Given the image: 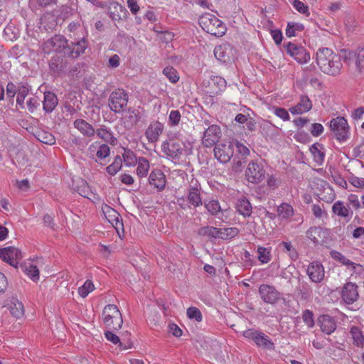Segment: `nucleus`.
<instances>
[{
    "instance_id": "680f3d73",
    "label": "nucleus",
    "mask_w": 364,
    "mask_h": 364,
    "mask_svg": "<svg viewBox=\"0 0 364 364\" xmlns=\"http://www.w3.org/2000/svg\"><path fill=\"white\" fill-rule=\"evenodd\" d=\"M181 113L178 110H171L168 116V123L171 126L178 125L181 121Z\"/></svg>"
},
{
    "instance_id": "20e7f679",
    "label": "nucleus",
    "mask_w": 364,
    "mask_h": 364,
    "mask_svg": "<svg viewBox=\"0 0 364 364\" xmlns=\"http://www.w3.org/2000/svg\"><path fill=\"white\" fill-rule=\"evenodd\" d=\"M103 322L107 328L113 331H119L122 326V314L114 304H107L102 311Z\"/></svg>"
},
{
    "instance_id": "bf43d9fd",
    "label": "nucleus",
    "mask_w": 364,
    "mask_h": 364,
    "mask_svg": "<svg viewBox=\"0 0 364 364\" xmlns=\"http://www.w3.org/2000/svg\"><path fill=\"white\" fill-rule=\"evenodd\" d=\"M38 140L46 144L52 145L55 142V138L50 133L43 132L38 134Z\"/></svg>"
},
{
    "instance_id": "c756f323",
    "label": "nucleus",
    "mask_w": 364,
    "mask_h": 364,
    "mask_svg": "<svg viewBox=\"0 0 364 364\" xmlns=\"http://www.w3.org/2000/svg\"><path fill=\"white\" fill-rule=\"evenodd\" d=\"M74 127L81 134L87 137H92L95 134L94 127L87 122L82 119H77L74 122Z\"/></svg>"
},
{
    "instance_id": "774afa93",
    "label": "nucleus",
    "mask_w": 364,
    "mask_h": 364,
    "mask_svg": "<svg viewBox=\"0 0 364 364\" xmlns=\"http://www.w3.org/2000/svg\"><path fill=\"white\" fill-rule=\"evenodd\" d=\"M348 181L354 186L358 188H364V178H359L354 175L348 177Z\"/></svg>"
},
{
    "instance_id": "338daca9",
    "label": "nucleus",
    "mask_w": 364,
    "mask_h": 364,
    "mask_svg": "<svg viewBox=\"0 0 364 364\" xmlns=\"http://www.w3.org/2000/svg\"><path fill=\"white\" fill-rule=\"evenodd\" d=\"M110 154V149L108 145L103 144L99 146L98 150L97 151L96 155L100 159H103L107 157Z\"/></svg>"
},
{
    "instance_id": "a18cd8bd",
    "label": "nucleus",
    "mask_w": 364,
    "mask_h": 364,
    "mask_svg": "<svg viewBox=\"0 0 364 364\" xmlns=\"http://www.w3.org/2000/svg\"><path fill=\"white\" fill-rule=\"evenodd\" d=\"M122 166V159L117 155L114 157L112 164L106 168L107 172L111 176H114L121 169Z\"/></svg>"
},
{
    "instance_id": "ddd939ff",
    "label": "nucleus",
    "mask_w": 364,
    "mask_h": 364,
    "mask_svg": "<svg viewBox=\"0 0 364 364\" xmlns=\"http://www.w3.org/2000/svg\"><path fill=\"white\" fill-rule=\"evenodd\" d=\"M65 55L55 54L50 60L49 70L53 76L61 77L65 73L69 64Z\"/></svg>"
},
{
    "instance_id": "9d476101",
    "label": "nucleus",
    "mask_w": 364,
    "mask_h": 364,
    "mask_svg": "<svg viewBox=\"0 0 364 364\" xmlns=\"http://www.w3.org/2000/svg\"><path fill=\"white\" fill-rule=\"evenodd\" d=\"M284 48L298 63H306L311 58L309 53L301 46L289 42L284 44Z\"/></svg>"
},
{
    "instance_id": "dca6fc26",
    "label": "nucleus",
    "mask_w": 364,
    "mask_h": 364,
    "mask_svg": "<svg viewBox=\"0 0 364 364\" xmlns=\"http://www.w3.org/2000/svg\"><path fill=\"white\" fill-rule=\"evenodd\" d=\"M0 258L10 265L16 267V261L22 258V253L14 247L0 248Z\"/></svg>"
},
{
    "instance_id": "a19ab883",
    "label": "nucleus",
    "mask_w": 364,
    "mask_h": 364,
    "mask_svg": "<svg viewBox=\"0 0 364 364\" xmlns=\"http://www.w3.org/2000/svg\"><path fill=\"white\" fill-rule=\"evenodd\" d=\"M29 92L27 85L23 82L18 83V90L17 92L16 103L21 107H23L24 100Z\"/></svg>"
},
{
    "instance_id": "a878e982",
    "label": "nucleus",
    "mask_w": 364,
    "mask_h": 364,
    "mask_svg": "<svg viewBox=\"0 0 364 364\" xmlns=\"http://www.w3.org/2000/svg\"><path fill=\"white\" fill-rule=\"evenodd\" d=\"M295 293L300 300L306 301L311 298L312 295V289L307 282L299 278L298 285L296 287Z\"/></svg>"
},
{
    "instance_id": "9b49d317",
    "label": "nucleus",
    "mask_w": 364,
    "mask_h": 364,
    "mask_svg": "<svg viewBox=\"0 0 364 364\" xmlns=\"http://www.w3.org/2000/svg\"><path fill=\"white\" fill-rule=\"evenodd\" d=\"M187 201L193 208H198L203 204L201 196V186L199 182L192 178L187 189Z\"/></svg>"
},
{
    "instance_id": "2eb2a0df",
    "label": "nucleus",
    "mask_w": 364,
    "mask_h": 364,
    "mask_svg": "<svg viewBox=\"0 0 364 364\" xmlns=\"http://www.w3.org/2000/svg\"><path fill=\"white\" fill-rule=\"evenodd\" d=\"M221 136V129L219 126L212 124L204 132L202 144L205 147H211L216 145Z\"/></svg>"
},
{
    "instance_id": "e2e57ef3",
    "label": "nucleus",
    "mask_w": 364,
    "mask_h": 364,
    "mask_svg": "<svg viewBox=\"0 0 364 364\" xmlns=\"http://www.w3.org/2000/svg\"><path fill=\"white\" fill-rule=\"evenodd\" d=\"M272 109L274 111V114L278 117L281 118L284 121L289 120L290 117L286 109L279 107H273Z\"/></svg>"
},
{
    "instance_id": "e433bc0d",
    "label": "nucleus",
    "mask_w": 364,
    "mask_h": 364,
    "mask_svg": "<svg viewBox=\"0 0 364 364\" xmlns=\"http://www.w3.org/2000/svg\"><path fill=\"white\" fill-rule=\"evenodd\" d=\"M218 238L230 240L235 237L240 232L237 228H218Z\"/></svg>"
},
{
    "instance_id": "864d4df0",
    "label": "nucleus",
    "mask_w": 364,
    "mask_h": 364,
    "mask_svg": "<svg viewBox=\"0 0 364 364\" xmlns=\"http://www.w3.org/2000/svg\"><path fill=\"white\" fill-rule=\"evenodd\" d=\"M302 319L309 328H311L314 326V316L312 311L309 309L304 310L302 313Z\"/></svg>"
},
{
    "instance_id": "412c9836",
    "label": "nucleus",
    "mask_w": 364,
    "mask_h": 364,
    "mask_svg": "<svg viewBox=\"0 0 364 364\" xmlns=\"http://www.w3.org/2000/svg\"><path fill=\"white\" fill-rule=\"evenodd\" d=\"M149 184L158 191H162L166 186V176L160 169H154L149 176Z\"/></svg>"
},
{
    "instance_id": "4be33fe9",
    "label": "nucleus",
    "mask_w": 364,
    "mask_h": 364,
    "mask_svg": "<svg viewBox=\"0 0 364 364\" xmlns=\"http://www.w3.org/2000/svg\"><path fill=\"white\" fill-rule=\"evenodd\" d=\"M307 274L311 282L319 283L324 279V268L321 263L318 262H311L307 268Z\"/></svg>"
},
{
    "instance_id": "13d9d810",
    "label": "nucleus",
    "mask_w": 364,
    "mask_h": 364,
    "mask_svg": "<svg viewBox=\"0 0 364 364\" xmlns=\"http://www.w3.org/2000/svg\"><path fill=\"white\" fill-rule=\"evenodd\" d=\"M330 255L333 259L343 265L348 266V264H350V259H347L343 255L336 250L331 251Z\"/></svg>"
},
{
    "instance_id": "7ed1b4c3",
    "label": "nucleus",
    "mask_w": 364,
    "mask_h": 364,
    "mask_svg": "<svg viewBox=\"0 0 364 364\" xmlns=\"http://www.w3.org/2000/svg\"><path fill=\"white\" fill-rule=\"evenodd\" d=\"M198 22L203 31L217 37L223 36L227 31L225 24L212 14H203Z\"/></svg>"
},
{
    "instance_id": "ea45409f",
    "label": "nucleus",
    "mask_w": 364,
    "mask_h": 364,
    "mask_svg": "<svg viewBox=\"0 0 364 364\" xmlns=\"http://www.w3.org/2000/svg\"><path fill=\"white\" fill-rule=\"evenodd\" d=\"M218 228L213 226H204L198 230V234L200 236H207L209 238H218Z\"/></svg>"
},
{
    "instance_id": "6ab92c4d",
    "label": "nucleus",
    "mask_w": 364,
    "mask_h": 364,
    "mask_svg": "<svg viewBox=\"0 0 364 364\" xmlns=\"http://www.w3.org/2000/svg\"><path fill=\"white\" fill-rule=\"evenodd\" d=\"M317 323L321 331L327 335H331L337 328L336 321L328 314L320 315L317 318Z\"/></svg>"
},
{
    "instance_id": "de8ad7c7",
    "label": "nucleus",
    "mask_w": 364,
    "mask_h": 364,
    "mask_svg": "<svg viewBox=\"0 0 364 364\" xmlns=\"http://www.w3.org/2000/svg\"><path fill=\"white\" fill-rule=\"evenodd\" d=\"M203 203L207 210L213 215H216L221 210L220 203L217 200H211L208 203L204 201Z\"/></svg>"
},
{
    "instance_id": "f03ea898",
    "label": "nucleus",
    "mask_w": 364,
    "mask_h": 364,
    "mask_svg": "<svg viewBox=\"0 0 364 364\" xmlns=\"http://www.w3.org/2000/svg\"><path fill=\"white\" fill-rule=\"evenodd\" d=\"M162 151L175 164H178L183 156H188L192 153L191 148H188L183 142L175 140L164 141L161 145Z\"/></svg>"
},
{
    "instance_id": "473e14b6",
    "label": "nucleus",
    "mask_w": 364,
    "mask_h": 364,
    "mask_svg": "<svg viewBox=\"0 0 364 364\" xmlns=\"http://www.w3.org/2000/svg\"><path fill=\"white\" fill-rule=\"evenodd\" d=\"M105 336L107 338V341H110L113 344L116 345L118 344L119 347L121 349H127L130 348L132 346V342L128 340L126 343H123L121 342L119 337L116 335L113 331L112 330H107L105 332Z\"/></svg>"
},
{
    "instance_id": "f8f14e48",
    "label": "nucleus",
    "mask_w": 364,
    "mask_h": 364,
    "mask_svg": "<svg viewBox=\"0 0 364 364\" xmlns=\"http://www.w3.org/2000/svg\"><path fill=\"white\" fill-rule=\"evenodd\" d=\"M68 45V41L63 36L55 35L45 42L43 49L45 53H50L51 50H53L56 53H63L65 55Z\"/></svg>"
},
{
    "instance_id": "4d7b16f0",
    "label": "nucleus",
    "mask_w": 364,
    "mask_h": 364,
    "mask_svg": "<svg viewBox=\"0 0 364 364\" xmlns=\"http://www.w3.org/2000/svg\"><path fill=\"white\" fill-rule=\"evenodd\" d=\"M186 314L187 316L190 319H195L198 322H200L202 321V314L200 311L196 307L191 306L188 308Z\"/></svg>"
},
{
    "instance_id": "69168bd1",
    "label": "nucleus",
    "mask_w": 364,
    "mask_h": 364,
    "mask_svg": "<svg viewBox=\"0 0 364 364\" xmlns=\"http://www.w3.org/2000/svg\"><path fill=\"white\" fill-rule=\"evenodd\" d=\"M212 83L218 87V90L213 91L214 93H218L223 90L226 87V81L224 78L215 76L212 79Z\"/></svg>"
},
{
    "instance_id": "79ce46f5",
    "label": "nucleus",
    "mask_w": 364,
    "mask_h": 364,
    "mask_svg": "<svg viewBox=\"0 0 364 364\" xmlns=\"http://www.w3.org/2000/svg\"><path fill=\"white\" fill-rule=\"evenodd\" d=\"M122 156L124 162L127 166H134L138 162L139 159H137L135 153L129 149H124Z\"/></svg>"
},
{
    "instance_id": "c85d7f7f",
    "label": "nucleus",
    "mask_w": 364,
    "mask_h": 364,
    "mask_svg": "<svg viewBox=\"0 0 364 364\" xmlns=\"http://www.w3.org/2000/svg\"><path fill=\"white\" fill-rule=\"evenodd\" d=\"M332 211L338 216L347 219V221H349L353 215V211L350 210V208L346 206L344 203L341 200H338L333 203Z\"/></svg>"
},
{
    "instance_id": "a211bd4d",
    "label": "nucleus",
    "mask_w": 364,
    "mask_h": 364,
    "mask_svg": "<svg viewBox=\"0 0 364 364\" xmlns=\"http://www.w3.org/2000/svg\"><path fill=\"white\" fill-rule=\"evenodd\" d=\"M87 47V43L85 38L83 37L81 40L71 42L68 43L67 46V51L65 55L70 58H77L82 53H83Z\"/></svg>"
},
{
    "instance_id": "8fccbe9b",
    "label": "nucleus",
    "mask_w": 364,
    "mask_h": 364,
    "mask_svg": "<svg viewBox=\"0 0 364 364\" xmlns=\"http://www.w3.org/2000/svg\"><path fill=\"white\" fill-rule=\"evenodd\" d=\"M102 211L110 223H113V220L116 218H120V215L118 212L108 205H105V207H102Z\"/></svg>"
},
{
    "instance_id": "0eeeda50",
    "label": "nucleus",
    "mask_w": 364,
    "mask_h": 364,
    "mask_svg": "<svg viewBox=\"0 0 364 364\" xmlns=\"http://www.w3.org/2000/svg\"><path fill=\"white\" fill-rule=\"evenodd\" d=\"M243 336L246 338L252 340L258 347L264 349L274 350V343L264 333L250 328L243 332Z\"/></svg>"
},
{
    "instance_id": "cd10ccee",
    "label": "nucleus",
    "mask_w": 364,
    "mask_h": 364,
    "mask_svg": "<svg viewBox=\"0 0 364 364\" xmlns=\"http://www.w3.org/2000/svg\"><path fill=\"white\" fill-rule=\"evenodd\" d=\"M259 133L266 139H272L278 134V127L268 120L259 123Z\"/></svg>"
},
{
    "instance_id": "bb28decb",
    "label": "nucleus",
    "mask_w": 364,
    "mask_h": 364,
    "mask_svg": "<svg viewBox=\"0 0 364 364\" xmlns=\"http://www.w3.org/2000/svg\"><path fill=\"white\" fill-rule=\"evenodd\" d=\"M326 236L327 232L321 227H311L306 232V237L314 244H323Z\"/></svg>"
},
{
    "instance_id": "c9c22d12",
    "label": "nucleus",
    "mask_w": 364,
    "mask_h": 364,
    "mask_svg": "<svg viewBox=\"0 0 364 364\" xmlns=\"http://www.w3.org/2000/svg\"><path fill=\"white\" fill-rule=\"evenodd\" d=\"M350 334L353 340V344L358 347L363 348L364 346V335L360 328L353 326L350 328Z\"/></svg>"
},
{
    "instance_id": "f257e3e1",
    "label": "nucleus",
    "mask_w": 364,
    "mask_h": 364,
    "mask_svg": "<svg viewBox=\"0 0 364 364\" xmlns=\"http://www.w3.org/2000/svg\"><path fill=\"white\" fill-rule=\"evenodd\" d=\"M316 60L321 70L328 75H337L340 73L342 63L338 55L328 48L318 50Z\"/></svg>"
},
{
    "instance_id": "f704fd0d",
    "label": "nucleus",
    "mask_w": 364,
    "mask_h": 364,
    "mask_svg": "<svg viewBox=\"0 0 364 364\" xmlns=\"http://www.w3.org/2000/svg\"><path fill=\"white\" fill-rule=\"evenodd\" d=\"M97 136L107 143L111 144H115L117 139L113 136L112 132L108 129L105 126H102L100 129H97L95 132Z\"/></svg>"
},
{
    "instance_id": "49530a36",
    "label": "nucleus",
    "mask_w": 364,
    "mask_h": 364,
    "mask_svg": "<svg viewBox=\"0 0 364 364\" xmlns=\"http://www.w3.org/2000/svg\"><path fill=\"white\" fill-rule=\"evenodd\" d=\"M258 260L263 263H268L272 259L271 252L269 249L264 247H258L257 248Z\"/></svg>"
},
{
    "instance_id": "09e8293b",
    "label": "nucleus",
    "mask_w": 364,
    "mask_h": 364,
    "mask_svg": "<svg viewBox=\"0 0 364 364\" xmlns=\"http://www.w3.org/2000/svg\"><path fill=\"white\" fill-rule=\"evenodd\" d=\"M163 74L168 78L171 82L176 83L178 81L179 77L178 73L173 67H166L163 70Z\"/></svg>"
},
{
    "instance_id": "3c124183",
    "label": "nucleus",
    "mask_w": 364,
    "mask_h": 364,
    "mask_svg": "<svg viewBox=\"0 0 364 364\" xmlns=\"http://www.w3.org/2000/svg\"><path fill=\"white\" fill-rule=\"evenodd\" d=\"M279 246H282L285 251L288 252L289 256L292 260H296L298 258V252L296 249L292 246L290 242H282Z\"/></svg>"
},
{
    "instance_id": "37998d69",
    "label": "nucleus",
    "mask_w": 364,
    "mask_h": 364,
    "mask_svg": "<svg viewBox=\"0 0 364 364\" xmlns=\"http://www.w3.org/2000/svg\"><path fill=\"white\" fill-rule=\"evenodd\" d=\"M10 313L16 318H18L23 315L24 308L21 302L16 301L11 302L9 306Z\"/></svg>"
},
{
    "instance_id": "58836bf2",
    "label": "nucleus",
    "mask_w": 364,
    "mask_h": 364,
    "mask_svg": "<svg viewBox=\"0 0 364 364\" xmlns=\"http://www.w3.org/2000/svg\"><path fill=\"white\" fill-rule=\"evenodd\" d=\"M137 164L136 174L139 177H145L149 169V161L144 157H139Z\"/></svg>"
},
{
    "instance_id": "b1692460",
    "label": "nucleus",
    "mask_w": 364,
    "mask_h": 364,
    "mask_svg": "<svg viewBox=\"0 0 364 364\" xmlns=\"http://www.w3.org/2000/svg\"><path fill=\"white\" fill-rule=\"evenodd\" d=\"M126 8L116 1H112L108 6L109 16L113 21H119L127 17Z\"/></svg>"
},
{
    "instance_id": "2f4dec72",
    "label": "nucleus",
    "mask_w": 364,
    "mask_h": 364,
    "mask_svg": "<svg viewBox=\"0 0 364 364\" xmlns=\"http://www.w3.org/2000/svg\"><path fill=\"white\" fill-rule=\"evenodd\" d=\"M356 58L355 65L359 71L364 69V46L358 48L355 52L349 51L346 55V59Z\"/></svg>"
},
{
    "instance_id": "603ef678",
    "label": "nucleus",
    "mask_w": 364,
    "mask_h": 364,
    "mask_svg": "<svg viewBox=\"0 0 364 364\" xmlns=\"http://www.w3.org/2000/svg\"><path fill=\"white\" fill-rule=\"evenodd\" d=\"M214 55L218 60L223 63H226L230 60L229 55L226 53L225 48L222 46L215 48Z\"/></svg>"
},
{
    "instance_id": "f3484780",
    "label": "nucleus",
    "mask_w": 364,
    "mask_h": 364,
    "mask_svg": "<svg viewBox=\"0 0 364 364\" xmlns=\"http://www.w3.org/2000/svg\"><path fill=\"white\" fill-rule=\"evenodd\" d=\"M358 297V286L350 282L345 284L341 290V299L343 302L346 304H353Z\"/></svg>"
},
{
    "instance_id": "39448f33",
    "label": "nucleus",
    "mask_w": 364,
    "mask_h": 364,
    "mask_svg": "<svg viewBox=\"0 0 364 364\" xmlns=\"http://www.w3.org/2000/svg\"><path fill=\"white\" fill-rule=\"evenodd\" d=\"M128 99V94L124 90L117 89L110 94L108 105L112 112L119 113L127 107Z\"/></svg>"
},
{
    "instance_id": "4c0bfd02",
    "label": "nucleus",
    "mask_w": 364,
    "mask_h": 364,
    "mask_svg": "<svg viewBox=\"0 0 364 364\" xmlns=\"http://www.w3.org/2000/svg\"><path fill=\"white\" fill-rule=\"evenodd\" d=\"M304 29V26L301 23L288 22L286 28V36L289 38L294 37L297 32H301Z\"/></svg>"
},
{
    "instance_id": "7c9ffc66",
    "label": "nucleus",
    "mask_w": 364,
    "mask_h": 364,
    "mask_svg": "<svg viewBox=\"0 0 364 364\" xmlns=\"http://www.w3.org/2000/svg\"><path fill=\"white\" fill-rule=\"evenodd\" d=\"M58 103L56 95L52 92H46L44 93L43 109L46 112H51L55 108Z\"/></svg>"
},
{
    "instance_id": "c03bdc74",
    "label": "nucleus",
    "mask_w": 364,
    "mask_h": 364,
    "mask_svg": "<svg viewBox=\"0 0 364 364\" xmlns=\"http://www.w3.org/2000/svg\"><path fill=\"white\" fill-rule=\"evenodd\" d=\"M277 213L279 217L287 219L293 215V208L288 203H283L277 208Z\"/></svg>"
},
{
    "instance_id": "1a4fd4ad",
    "label": "nucleus",
    "mask_w": 364,
    "mask_h": 364,
    "mask_svg": "<svg viewBox=\"0 0 364 364\" xmlns=\"http://www.w3.org/2000/svg\"><path fill=\"white\" fill-rule=\"evenodd\" d=\"M235 143L230 141L217 144L214 148V155L223 164L230 161L234 154Z\"/></svg>"
},
{
    "instance_id": "6e6552de",
    "label": "nucleus",
    "mask_w": 364,
    "mask_h": 364,
    "mask_svg": "<svg viewBox=\"0 0 364 364\" xmlns=\"http://www.w3.org/2000/svg\"><path fill=\"white\" fill-rule=\"evenodd\" d=\"M258 293L266 304L274 305L282 299V294L273 285L262 284L259 287Z\"/></svg>"
},
{
    "instance_id": "6e6d98bb",
    "label": "nucleus",
    "mask_w": 364,
    "mask_h": 364,
    "mask_svg": "<svg viewBox=\"0 0 364 364\" xmlns=\"http://www.w3.org/2000/svg\"><path fill=\"white\" fill-rule=\"evenodd\" d=\"M291 4L294 8L300 14H304L306 16L310 15L309 6L300 0H293Z\"/></svg>"
},
{
    "instance_id": "0e129e2a",
    "label": "nucleus",
    "mask_w": 364,
    "mask_h": 364,
    "mask_svg": "<svg viewBox=\"0 0 364 364\" xmlns=\"http://www.w3.org/2000/svg\"><path fill=\"white\" fill-rule=\"evenodd\" d=\"M18 90V83L15 85L12 82H9L6 85V96L9 99H13Z\"/></svg>"
},
{
    "instance_id": "aec40b11",
    "label": "nucleus",
    "mask_w": 364,
    "mask_h": 364,
    "mask_svg": "<svg viewBox=\"0 0 364 364\" xmlns=\"http://www.w3.org/2000/svg\"><path fill=\"white\" fill-rule=\"evenodd\" d=\"M164 129V124L159 121L151 122L145 131V136L150 143L156 142L159 136L163 133Z\"/></svg>"
},
{
    "instance_id": "72a5a7b5",
    "label": "nucleus",
    "mask_w": 364,
    "mask_h": 364,
    "mask_svg": "<svg viewBox=\"0 0 364 364\" xmlns=\"http://www.w3.org/2000/svg\"><path fill=\"white\" fill-rule=\"evenodd\" d=\"M323 146L321 144H319L318 142L314 144L310 147V151L311 154L313 155L314 160L315 162H316L318 164H321L325 158V153L323 151Z\"/></svg>"
},
{
    "instance_id": "4468645a",
    "label": "nucleus",
    "mask_w": 364,
    "mask_h": 364,
    "mask_svg": "<svg viewBox=\"0 0 364 364\" xmlns=\"http://www.w3.org/2000/svg\"><path fill=\"white\" fill-rule=\"evenodd\" d=\"M245 177L250 183H259L264 179L265 170L262 164L255 162L250 163L245 170Z\"/></svg>"
},
{
    "instance_id": "423d86ee",
    "label": "nucleus",
    "mask_w": 364,
    "mask_h": 364,
    "mask_svg": "<svg viewBox=\"0 0 364 364\" xmlns=\"http://www.w3.org/2000/svg\"><path fill=\"white\" fill-rule=\"evenodd\" d=\"M330 128L338 141L343 142L348 139L349 126L344 117H338L332 119L330 121Z\"/></svg>"
},
{
    "instance_id": "5fc2aeb1",
    "label": "nucleus",
    "mask_w": 364,
    "mask_h": 364,
    "mask_svg": "<svg viewBox=\"0 0 364 364\" xmlns=\"http://www.w3.org/2000/svg\"><path fill=\"white\" fill-rule=\"evenodd\" d=\"M95 289L94 284L92 281L87 280L84 284L79 287L78 294L82 297H86L90 292L93 291Z\"/></svg>"
},
{
    "instance_id": "5701e85b",
    "label": "nucleus",
    "mask_w": 364,
    "mask_h": 364,
    "mask_svg": "<svg viewBox=\"0 0 364 364\" xmlns=\"http://www.w3.org/2000/svg\"><path fill=\"white\" fill-rule=\"evenodd\" d=\"M235 208L237 212L244 218H249L252 213V204L245 196L237 199Z\"/></svg>"
},
{
    "instance_id": "393cba45",
    "label": "nucleus",
    "mask_w": 364,
    "mask_h": 364,
    "mask_svg": "<svg viewBox=\"0 0 364 364\" xmlns=\"http://www.w3.org/2000/svg\"><path fill=\"white\" fill-rule=\"evenodd\" d=\"M312 108V102L307 95H302L300 96L298 103L289 109L292 114H301L311 110Z\"/></svg>"
},
{
    "instance_id": "052dcab7",
    "label": "nucleus",
    "mask_w": 364,
    "mask_h": 364,
    "mask_svg": "<svg viewBox=\"0 0 364 364\" xmlns=\"http://www.w3.org/2000/svg\"><path fill=\"white\" fill-rule=\"evenodd\" d=\"M25 272L33 281L35 282L39 279V270L36 266L30 264L29 267L25 269Z\"/></svg>"
}]
</instances>
